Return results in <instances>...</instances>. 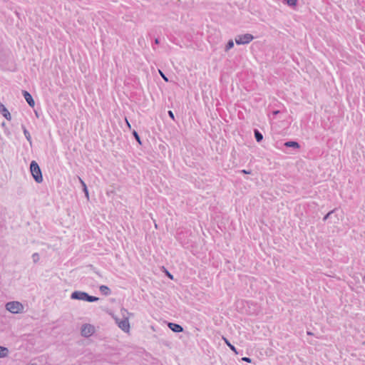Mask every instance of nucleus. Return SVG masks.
Masks as SVG:
<instances>
[{
  "instance_id": "nucleus-22",
  "label": "nucleus",
  "mask_w": 365,
  "mask_h": 365,
  "mask_svg": "<svg viewBox=\"0 0 365 365\" xmlns=\"http://www.w3.org/2000/svg\"><path fill=\"white\" fill-rule=\"evenodd\" d=\"M334 212V210H331L330 212H329L324 217H323V221H326L328 218H329V217L331 216V215Z\"/></svg>"
},
{
  "instance_id": "nucleus-8",
  "label": "nucleus",
  "mask_w": 365,
  "mask_h": 365,
  "mask_svg": "<svg viewBox=\"0 0 365 365\" xmlns=\"http://www.w3.org/2000/svg\"><path fill=\"white\" fill-rule=\"evenodd\" d=\"M0 113L8 120L11 119V114L4 104L0 103Z\"/></svg>"
},
{
  "instance_id": "nucleus-24",
  "label": "nucleus",
  "mask_w": 365,
  "mask_h": 365,
  "mask_svg": "<svg viewBox=\"0 0 365 365\" xmlns=\"http://www.w3.org/2000/svg\"><path fill=\"white\" fill-rule=\"evenodd\" d=\"M168 115L170 117V118H172L173 120H175L174 113L172 110H168Z\"/></svg>"
},
{
  "instance_id": "nucleus-12",
  "label": "nucleus",
  "mask_w": 365,
  "mask_h": 365,
  "mask_svg": "<svg viewBox=\"0 0 365 365\" xmlns=\"http://www.w3.org/2000/svg\"><path fill=\"white\" fill-rule=\"evenodd\" d=\"M78 178L79 182H81V184L83 187V191L85 193V195L87 197V199H88L89 194H88V190L87 186H86L85 182L80 177H78Z\"/></svg>"
},
{
  "instance_id": "nucleus-32",
  "label": "nucleus",
  "mask_w": 365,
  "mask_h": 365,
  "mask_svg": "<svg viewBox=\"0 0 365 365\" xmlns=\"http://www.w3.org/2000/svg\"><path fill=\"white\" fill-rule=\"evenodd\" d=\"M31 365H35V364H31Z\"/></svg>"
},
{
  "instance_id": "nucleus-2",
  "label": "nucleus",
  "mask_w": 365,
  "mask_h": 365,
  "mask_svg": "<svg viewBox=\"0 0 365 365\" xmlns=\"http://www.w3.org/2000/svg\"><path fill=\"white\" fill-rule=\"evenodd\" d=\"M30 170L35 181L38 183L42 182L43 176L41 170L39 165L35 160L31 161L30 164Z\"/></svg>"
},
{
  "instance_id": "nucleus-27",
  "label": "nucleus",
  "mask_w": 365,
  "mask_h": 365,
  "mask_svg": "<svg viewBox=\"0 0 365 365\" xmlns=\"http://www.w3.org/2000/svg\"><path fill=\"white\" fill-rule=\"evenodd\" d=\"M121 312H125L128 315H133L132 313L128 312L125 309H122Z\"/></svg>"
},
{
  "instance_id": "nucleus-6",
  "label": "nucleus",
  "mask_w": 365,
  "mask_h": 365,
  "mask_svg": "<svg viewBox=\"0 0 365 365\" xmlns=\"http://www.w3.org/2000/svg\"><path fill=\"white\" fill-rule=\"evenodd\" d=\"M94 332V327L91 324H84L81 328V334L85 337L91 336Z\"/></svg>"
},
{
  "instance_id": "nucleus-19",
  "label": "nucleus",
  "mask_w": 365,
  "mask_h": 365,
  "mask_svg": "<svg viewBox=\"0 0 365 365\" xmlns=\"http://www.w3.org/2000/svg\"><path fill=\"white\" fill-rule=\"evenodd\" d=\"M289 6H295L297 3V0H284Z\"/></svg>"
},
{
  "instance_id": "nucleus-15",
  "label": "nucleus",
  "mask_w": 365,
  "mask_h": 365,
  "mask_svg": "<svg viewBox=\"0 0 365 365\" xmlns=\"http://www.w3.org/2000/svg\"><path fill=\"white\" fill-rule=\"evenodd\" d=\"M9 354V349L6 347L0 346V358L7 356Z\"/></svg>"
},
{
  "instance_id": "nucleus-20",
  "label": "nucleus",
  "mask_w": 365,
  "mask_h": 365,
  "mask_svg": "<svg viewBox=\"0 0 365 365\" xmlns=\"http://www.w3.org/2000/svg\"><path fill=\"white\" fill-rule=\"evenodd\" d=\"M32 259H33V261H34V263L38 262L39 259H40L39 255L37 252L34 253L32 255Z\"/></svg>"
},
{
  "instance_id": "nucleus-26",
  "label": "nucleus",
  "mask_w": 365,
  "mask_h": 365,
  "mask_svg": "<svg viewBox=\"0 0 365 365\" xmlns=\"http://www.w3.org/2000/svg\"><path fill=\"white\" fill-rule=\"evenodd\" d=\"M166 275L171 279H173V274H171L168 271L165 270Z\"/></svg>"
},
{
  "instance_id": "nucleus-31",
  "label": "nucleus",
  "mask_w": 365,
  "mask_h": 365,
  "mask_svg": "<svg viewBox=\"0 0 365 365\" xmlns=\"http://www.w3.org/2000/svg\"><path fill=\"white\" fill-rule=\"evenodd\" d=\"M279 113V110H276L274 112V114H277Z\"/></svg>"
},
{
  "instance_id": "nucleus-3",
  "label": "nucleus",
  "mask_w": 365,
  "mask_h": 365,
  "mask_svg": "<svg viewBox=\"0 0 365 365\" xmlns=\"http://www.w3.org/2000/svg\"><path fill=\"white\" fill-rule=\"evenodd\" d=\"M6 309L11 313L18 314L23 312L24 306L17 301L9 302L5 305Z\"/></svg>"
},
{
  "instance_id": "nucleus-30",
  "label": "nucleus",
  "mask_w": 365,
  "mask_h": 365,
  "mask_svg": "<svg viewBox=\"0 0 365 365\" xmlns=\"http://www.w3.org/2000/svg\"><path fill=\"white\" fill-rule=\"evenodd\" d=\"M308 335H312V333L311 331H307Z\"/></svg>"
},
{
  "instance_id": "nucleus-10",
  "label": "nucleus",
  "mask_w": 365,
  "mask_h": 365,
  "mask_svg": "<svg viewBox=\"0 0 365 365\" xmlns=\"http://www.w3.org/2000/svg\"><path fill=\"white\" fill-rule=\"evenodd\" d=\"M284 145L287 148H299L300 145L297 141H287L284 143Z\"/></svg>"
},
{
  "instance_id": "nucleus-13",
  "label": "nucleus",
  "mask_w": 365,
  "mask_h": 365,
  "mask_svg": "<svg viewBox=\"0 0 365 365\" xmlns=\"http://www.w3.org/2000/svg\"><path fill=\"white\" fill-rule=\"evenodd\" d=\"M21 128L23 130L25 138L30 143H31V136L30 135V133L28 131L25 125H21Z\"/></svg>"
},
{
  "instance_id": "nucleus-18",
  "label": "nucleus",
  "mask_w": 365,
  "mask_h": 365,
  "mask_svg": "<svg viewBox=\"0 0 365 365\" xmlns=\"http://www.w3.org/2000/svg\"><path fill=\"white\" fill-rule=\"evenodd\" d=\"M132 134H133V137L135 138V139L136 140V141L140 145H142V142H141L140 138L138 132L136 130H133V132H132Z\"/></svg>"
},
{
  "instance_id": "nucleus-4",
  "label": "nucleus",
  "mask_w": 365,
  "mask_h": 365,
  "mask_svg": "<svg viewBox=\"0 0 365 365\" xmlns=\"http://www.w3.org/2000/svg\"><path fill=\"white\" fill-rule=\"evenodd\" d=\"M115 323L118 324V327L124 332H129L130 331V323L128 320V317H125L123 314V319H119L118 317L114 318Z\"/></svg>"
},
{
  "instance_id": "nucleus-11",
  "label": "nucleus",
  "mask_w": 365,
  "mask_h": 365,
  "mask_svg": "<svg viewBox=\"0 0 365 365\" xmlns=\"http://www.w3.org/2000/svg\"><path fill=\"white\" fill-rule=\"evenodd\" d=\"M99 289L100 292L106 296L110 295L111 293L110 288L106 285L100 286Z\"/></svg>"
},
{
  "instance_id": "nucleus-7",
  "label": "nucleus",
  "mask_w": 365,
  "mask_h": 365,
  "mask_svg": "<svg viewBox=\"0 0 365 365\" xmlns=\"http://www.w3.org/2000/svg\"><path fill=\"white\" fill-rule=\"evenodd\" d=\"M22 94L29 106L34 108L35 106V101L32 96L26 91H22Z\"/></svg>"
},
{
  "instance_id": "nucleus-16",
  "label": "nucleus",
  "mask_w": 365,
  "mask_h": 365,
  "mask_svg": "<svg viewBox=\"0 0 365 365\" xmlns=\"http://www.w3.org/2000/svg\"><path fill=\"white\" fill-rule=\"evenodd\" d=\"M222 339H223V340H224L225 343V344H226L230 347V349L232 351H233L235 354H237V349H236V347H235L234 345H232V344L230 342V341H229L227 339H226L225 337H222Z\"/></svg>"
},
{
  "instance_id": "nucleus-25",
  "label": "nucleus",
  "mask_w": 365,
  "mask_h": 365,
  "mask_svg": "<svg viewBox=\"0 0 365 365\" xmlns=\"http://www.w3.org/2000/svg\"><path fill=\"white\" fill-rule=\"evenodd\" d=\"M240 172L243 174H250L251 173V170H241Z\"/></svg>"
},
{
  "instance_id": "nucleus-21",
  "label": "nucleus",
  "mask_w": 365,
  "mask_h": 365,
  "mask_svg": "<svg viewBox=\"0 0 365 365\" xmlns=\"http://www.w3.org/2000/svg\"><path fill=\"white\" fill-rule=\"evenodd\" d=\"M242 361H245L247 363H252V359L250 357L244 356L242 358Z\"/></svg>"
},
{
  "instance_id": "nucleus-9",
  "label": "nucleus",
  "mask_w": 365,
  "mask_h": 365,
  "mask_svg": "<svg viewBox=\"0 0 365 365\" xmlns=\"http://www.w3.org/2000/svg\"><path fill=\"white\" fill-rule=\"evenodd\" d=\"M168 326L173 332L180 333L183 331L182 327L178 324L169 322Z\"/></svg>"
},
{
  "instance_id": "nucleus-29",
  "label": "nucleus",
  "mask_w": 365,
  "mask_h": 365,
  "mask_svg": "<svg viewBox=\"0 0 365 365\" xmlns=\"http://www.w3.org/2000/svg\"><path fill=\"white\" fill-rule=\"evenodd\" d=\"M154 43L155 44H159L160 43V41L158 38H155V41H154Z\"/></svg>"
},
{
  "instance_id": "nucleus-17",
  "label": "nucleus",
  "mask_w": 365,
  "mask_h": 365,
  "mask_svg": "<svg viewBox=\"0 0 365 365\" xmlns=\"http://www.w3.org/2000/svg\"><path fill=\"white\" fill-rule=\"evenodd\" d=\"M233 47H234V41L232 40H229L225 46V51H228Z\"/></svg>"
},
{
  "instance_id": "nucleus-28",
  "label": "nucleus",
  "mask_w": 365,
  "mask_h": 365,
  "mask_svg": "<svg viewBox=\"0 0 365 365\" xmlns=\"http://www.w3.org/2000/svg\"><path fill=\"white\" fill-rule=\"evenodd\" d=\"M125 121H126L127 126L130 129L131 125H130V124L129 123L128 120L126 118H125Z\"/></svg>"
},
{
  "instance_id": "nucleus-5",
  "label": "nucleus",
  "mask_w": 365,
  "mask_h": 365,
  "mask_svg": "<svg viewBox=\"0 0 365 365\" xmlns=\"http://www.w3.org/2000/svg\"><path fill=\"white\" fill-rule=\"evenodd\" d=\"M254 39V36L250 34H245L242 35H237L235 37V43L237 45L247 44Z\"/></svg>"
},
{
  "instance_id": "nucleus-14",
  "label": "nucleus",
  "mask_w": 365,
  "mask_h": 365,
  "mask_svg": "<svg viewBox=\"0 0 365 365\" xmlns=\"http://www.w3.org/2000/svg\"><path fill=\"white\" fill-rule=\"evenodd\" d=\"M254 133L257 142L259 143L263 140V135L257 129H255Z\"/></svg>"
},
{
  "instance_id": "nucleus-23",
  "label": "nucleus",
  "mask_w": 365,
  "mask_h": 365,
  "mask_svg": "<svg viewBox=\"0 0 365 365\" xmlns=\"http://www.w3.org/2000/svg\"><path fill=\"white\" fill-rule=\"evenodd\" d=\"M160 76H162L163 79L165 81L168 82V78L165 76V75L163 72H161L160 71Z\"/></svg>"
},
{
  "instance_id": "nucleus-1",
  "label": "nucleus",
  "mask_w": 365,
  "mask_h": 365,
  "mask_svg": "<svg viewBox=\"0 0 365 365\" xmlns=\"http://www.w3.org/2000/svg\"><path fill=\"white\" fill-rule=\"evenodd\" d=\"M71 298L72 299L82 300L88 302H94L98 301L99 298L89 295L87 292L82 291H74L71 293Z\"/></svg>"
}]
</instances>
